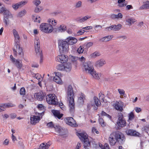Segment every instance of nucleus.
<instances>
[{
	"label": "nucleus",
	"instance_id": "obj_27",
	"mask_svg": "<svg viewBox=\"0 0 149 149\" xmlns=\"http://www.w3.org/2000/svg\"><path fill=\"white\" fill-rule=\"evenodd\" d=\"M54 73L56 74V76H54L53 78V80L54 81L58 84H62V82L61 79L59 76L56 75L57 74V72H55Z\"/></svg>",
	"mask_w": 149,
	"mask_h": 149
},
{
	"label": "nucleus",
	"instance_id": "obj_31",
	"mask_svg": "<svg viewBox=\"0 0 149 149\" xmlns=\"http://www.w3.org/2000/svg\"><path fill=\"white\" fill-rule=\"evenodd\" d=\"M113 37V35L108 36L102 38L100 40L102 42H107L109 41Z\"/></svg>",
	"mask_w": 149,
	"mask_h": 149
},
{
	"label": "nucleus",
	"instance_id": "obj_58",
	"mask_svg": "<svg viewBox=\"0 0 149 149\" xmlns=\"http://www.w3.org/2000/svg\"><path fill=\"white\" fill-rule=\"evenodd\" d=\"M99 121L101 125L102 126H104V122L103 119L100 117H99Z\"/></svg>",
	"mask_w": 149,
	"mask_h": 149
},
{
	"label": "nucleus",
	"instance_id": "obj_60",
	"mask_svg": "<svg viewBox=\"0 0 149 149\" xmlns=\"http://www.w3.org/2000/svg\"><path fill=\"white\" fill-rule=\"evenodd\" d=\"M123 17V15L121 13H119L117 15H116V19L122 18Z\"/></svg>",
	"mask_w": 149,
	"mask_h": 149
},
{
	"label": "nucleus",
	"instance_id": "obj_24",
	"mask_svg": "<svg viewBox=\"0 0 149 149\" xmlns=\"http://www.w3.org/2000/svg\"><path fill=\"white\" fill-rule=\"evenodd\" d=\"M72 68V65L70 63H68L64 64V70L66 72H70Z\"/></svg>",
	"mask_w": 149,
	"mask_h": 149
},
{
	"label": "nucleus",
	"instance_id": "obj_54",
	"mask_svg": "<svg viewBox=\"0 0 149 149\" xmlns=\"http://www.w3.org/2000/svg\"><path fill=\"white\" fill-rule=\"evenodd\" d=\"M102 116H105L109 118H111V117L109 114H107L104 111H102V113H101Z\"/></svg>",
	"mask_w": 149,
	"mask_h": 149
},
{
	"label": "nucleus",
	"instance_id": "obj_1",
	"mask_svg": "<svg viewBox=\"0 0 149 149\" xmlns=\"http://www.w3.org/2000/svg\"><path fill=\"white\" fill-rule=\"evenodd\" d=\"M83 66L87 72L91 74L95 79H98L101 76L100 73H97L94 71V68L91 62L87 61L83 62Z\"/></svg>",
	"mask_w": 149,
	"mask_h": 149
},
{
	"label": "nucleus",
	"instance_id": "obj_53",
	"mask_svg": "<svg viewBox=\"0 0 149 149\" xmlns=\"http://www.w3.org/2000/svg\"><path fill=\"white\" fill-rule=\"evenodd\" d=\"M86 31L82 29L79 30L77 33L76 35L77 36H80L82 35Z\"/></svg>",
	"mask_w": 149,
	"mask_h": 149
},
{
	"label": "nucleus",
	"instance_id": "obj_10",
	"mask_svg": "<svg viewBox=\"0 0 149 149\" xmlns=\"http://www.w3.org/2000/svg\"><path fill=\"white\" fill-rule=\"evenodd\" d=\"M13 15L8 10L6 9L3 12V22L7 25L9 22V19L12 18Z\"/></svg>",
	"mask_w": 149,
	"mask_h": 149
},
{
	"label": "nucleus",
	"instance_id": "obj_18",
	"mask_svg": "<svg viewBox=\"0 0 149 149\" xmlns=\"http://www.w3.org/2000/svg\"><path fill=\"white\" fill-rule=\"evenodd\" d=\"M66 26L63 25H61L59 26H58L54 28H53V31L56 33L62 32L65 31L66 30Z\"/></svg>",
	"mask_w": 149,
	"mask_h": 149
},
{
	"label": "nucleus",
	"instance_id": "obj_55",
	"mask_svg": "<svg viewBox=\"0 0 149 149\" xmlns=\"http://www.w3.org/2000/svg\"><path fill=\"white\" fill-rule=\"evenodd\" d=\"M102 28V26L99 25H96L94 27V29L96 31L98 32Z\"/></svg>",
	"mask_w": 149,
	"mask_h": 149
},
{
	"label": "nucleus",
	"instance_id": "obj_35",
	"mask_svg": "<svg viewBox=\"0 0 149 149\" xmlns=\"http://www.w3.org/2000/svg\"><path fill=\"white\" fill-rule=\"evenodd\" d=\"M48 22L49 23V24H50L51 25L53 26L56 25L57 23V21L54 19H48Z\"/></svg>",
	"mask_w": 149,
	"mask_h": 149
},
{
	"label": "nucleus",
	"instance_id": "obj_48",
	"mask_svg": "<svg viewBox=\"0 0 149 149\" xmlns=\"http://www.w3.org/2000/svg\"><path fill=\"white\" fill-rule=\"evenodd\" d=\"M82 6V2L81 1H79L77 2L75 4V7L76 8H79Z\"/></svg>",
	"mask_w": 149,
	"mask_h": 149
},
{
	"label": "nucleus",
	"instance_id": "obj_47",
	"mask_svg": "<svg viewBox=\"0 0 149 149\" xmlns=\"http://www.w3.org/2000/svg\"><path fill=\"white\" fill-rule=\"evenodd\" d=\"M115 31H119L122 27V25L120 24H118L117 25H114Z\"/></svg>",
	"mask_w": 149,
	"mask_h": 149
},
{
	"label": "nucleus",
	"instance_id": "obj_57",
	"mask_svg": "<svg viewBox=\"0 0 149 149\" xmlns=\"http://www.w3.org/2000/svg\"><path fill=\"white\" fill-rule=\"evenodd\" d=\"M127 4V3L126 2H124L123 3H119L118 5V6L121 8L125 7L126 6Z\"/></svg>",
	"mask_w": 149,
	"mask_h": 149
},
{
	"label": "nucleus",
	"instance_id": "obj_28",
	"mask_svg": "<svg viewBox=\"0 0 149 149\" xmlns=\"http://www.w3.org/2000/svg\"><path fill=\"white\" fill-rule=\"evenodd\" d=\"M140 10L149 9V1H147L143 2V5L140 6Z\"/></svg>",
	"mask_w": 149,
	"mask_h": 149
},
{
	"label": "nucleus",
	"instance_id": "obj_29",
	"mask_svg": "<svg viewBox=\"0 0 149 149\" xmlns=\"http://www.w3.org/2000/svg\"><path fill=\"white\" fill-rule=\"evenodd\" d=\"M13 63L19 69H21L22 66V61L18 59H16L15 62Z\"/></svg>",
	"mask_w": 149,
	"mask_h": 149
},
{
	"label": "nucleus",
	"instance_id": "obj_52",
	"mask_svg": "<svg viewBox=\"0 0 149 149\" xmlns=\"http://www.w3.org/2000/svg\"><path fill=\"white\" fill-rule=\"evenodd\" d=\"M91 17L89 16H86L83 17L81 18V22H84L85 21H86L88 19L90 18Z\"/></svg>",
	"mask_w": 149,
	"mask_h": 149
},
{
	"label": "nucleus",
	"instance_id": "obj_12",
	"mask_svg": "<svg viewBox=\"0 0 149 149\" xmlns=\"http://www.w3.org/2000/svg\"><path fill=\"white\" fill-rule=\"evenodd\" d=\"M68 60V56L64 54L58 55L56 57L55 60L61 63H66Z\"/></svg>",
	"mask_w": 149,
	"mask_h": 149
},
{
	"label": "nucleus",
	"instance_id": "obj_16",
	"mask_svg": "<svg viewBox=\"0 0 149 149\" xmlns=\"http://www.w3.org/2000/svg\"><path fill=\"white\" fill-rule=\"evenodd\" d=\"M40 120V116L32 115L30 117V123L31 124L34 125L38 123Z\"/></svg>",
	"mask_w": 149,
	"mask_h": 149
},
{
	"label": "nucleus",
	"instance_id": "obj_51",
	"mask_svg": "<svg viewBox=\"0 0 149 149\" xmlns=\"http://www.w3.org/2000/svg\"><path fill=\"white\" fill-rule=\"evenodd\" d=\"M83 97V96L82 95L78 98V102L79 104H83L84 103V101Z\"/></svg>",
	"mask_w": 149,
	"mask_h": 149
},
{
	"label": "nucleus",
	"instance_id": "obj_17",
	"mask_svg": "<svg viewBox=\"0 0 149 149\" xmlns=\"http://www.w3.org/2000/svg\"><path fill=\"white\" fill-rule=\"evenodd\" d=\"M45 95L46 94L45 93L42 91H41L37 93H36L34 95V97L38 100L41 101L43 99Z\"/></svg>",
	"mask_w": 149,
	"mask_h": 149
},
{
	"label": "nucleus",
	"instance_id": "obj_64",
	"mask_svg": "<svg viewBox=\"0 0 149 149\" xmlns=\"http://www.w3.org/2000/svg\"><path fill=\"white\" fill-rule=\"evenodd\" d=\"M134 109L138 113L140 112L141 110V109L140 108L137 107H135L134 108Z\"/></svg>",
	"mask_w": 149,
	"mask_h": 149
},
{
	"label": "nucleus",
	"instance_id": "obj_8",
	"mask_svg": "<svg viewBox=\"0 0 149 149\" xmlns=\"http://www.w3.org/2000/svg\"><path fill=\"white\" fill-rule=\"evenodd\" d=\"M118 119L117 122L118 125L121 127H123L125 126L126 125V123L123 118V114L121 113H118Z\"/></svg>",
	"mask_w": 149,
	"mask_h": 149
},
{
	"label": "nucleus",
	"instance_id": "obj_7",
	"mask_svg": "<svg viewBox=\"0 0 149 149\" xmlns=\"http://www.w3.org/2000/svg\"><path fill=\"white\" fill-rule=\"evenodd\" d=\"M35 48L36 52L37 55L39 56L41 60L42 58V51L40 49V42L38 38L35 39L34 41Z\"/></svg>",
	"mask_w": 149,
	"mask_h": 149
},
{
	"label": "nucleus",
	"instance_id": "obj_61",
	"mask_svg": "<svg viewBox=\"0 0 149 149\" xmlns=\"http://www.w3.org/2000/svg\"><path fill=\"white\" fill-rule=\"evenodd\" d=\"M93 45V43L92 42H89L86 45V47L87 48H88L92 46Z\"/></svg>",
	"mask_w": 149,
	"mask_h": 149
},
{
	"label": "nucleus",
	"instance_id": "obj_40",
	"mask_svg": "<svg viewBox=\"0 0 149 149\" xmlns=\"http://www.w3.org/2000/svg\"><path fill=\"white\" fill-rule=\"evenodd\" d=\"M100 55V52L98 51H96L90 55L92 58H95Z\"/></svg>",
	"mask_w": 149,
	"mask_h": 149
},
{
	"label": "nucleus",
	"instance_id": "obj_15",
	"mask_svg": "<svg viewBox=\"0 0 149 149\" xmlns=\"http://www.w3.org/2000/svg\"><path fill=\"white\" fill-rule=\"evenodd\" d=\"M123 103L121 101L116 102L113 105L115 109L120 111H122L123 110Z\"/></svg>",
	"mask_w": 149,
	"mask_h": 149
},
{
	"label": "nucleus",
	"instance_id": "obj_3",
	"mask_svg": "<svg viewBox=\"0 0 149 149\" xmlns=\"http://www.w3.org/2000/svg\"><path fill=\"white\" fill-rule=\"evenodd\" d=\"M78 136L81 140L84 142V146L85 149H89L88 147L90 146V142L88 138V136L85 133H79Z\"/></svg>",
	"mask_w": 149,
	"mask_h": 149
},
{
	"label": "nucleus",
	"instance_id": "obj_9",
	"mask_svg": "<svg viewBox=\"0 0 149 149\" xmlns=\"http://www.w3.org/2000/svg\"><path fill=\"white\" fill-rule=\"evenodd\" d=\"M113 133L117 141L119 143L122 144L125 141V138L124 134L118 131Z\"/></svg>",
	"mask_w": 149,
	"mask_h": 149
},
{
	"label": "nucleus",
	"instance_id": "obj_32",
	"mask_svg": "<svg viewBox=\"0 0 149 149\" xmlns=\"http://www.w3.org/2000/svg\"><path fill=\"white\" fill-rule=\"evenodd\" d=\"M136 21V20L132 17L128 18L126 19V22L128 23V24L129 25H131Z\"/></svg>",
	"mask_w": 149,
	"mask_h": 149
},
{
	"label": "nucleus",
	"instance_id": "obj_59",
	"mask_svg": "<svg viewBox=\"0 0 149 149\" xmlns=\"http://www.w3.org/2000/svg\"><path fill=\"white\" fill-rule=\"evenodd\" d=\"M35 77L39 81H40V78H41V76L40 74H36V75H35Z\"/></svg>",
	"mask_w": 149,
	"mask_h": 149
},
{
	"label": "nucleus",
	"instance_id": "obj_43",
	"mask_svg": "<svg viewBox=\"0 0 149 149\" xmlns=\"http://www.w3.org/2000/svg\"><path fill=\"white\" fill-rule=\"evenodd\" d=\"M47 126L49 127H50L51 128H54L55 129L57 127V125H55L53 124V123L52 122H50L49 123H47Z\"/></svg>",
	"mask_w": 149,
	"mask_h": 149
},
{
	"label": "nucleus",
	"instance_id": "obj_11",
	"mask_svg": "<svg viewBox=\"0 0 149 149\" xmlns=\"http://www.w3.org/2000/svg\"><path fill=\"white\" fill-rule=\"evenodd\" d=\"M32 3L33 5L36 6L35 8L34 11L36 13H38L40 12L43 9V8L42 6H39L41 3V1L40 0H33Z\"/></svg>",
	"mask_w": 149,
	"mask_h": 149
},
{
	"label": "nucleus",
	"instance_id": "obj_22",
	"mask_svg": "<svg viewBox=\"0 0 149 149\" xmlns=\"http://www.w3.org/2000/svg\"><path fill=\"white\" fill-rule=\"evenodd\" d=\"M106 63V61L103 59H100L96 61L95 63V65L98 68H100L102 67Z\"/></svg>",
	"mask_w": 149,
	"mask_h": 149
},
{
	"label": "nucleus",
	"instance_id": "obj_39",
	"mask_svg": "<svg viewBox=\"0 0 149 149\" xmlns=\"http://www.w3.org/2000/svg\"><path fill=\"white\" fill-rule=\"evenodd\" d=\"M3 106L4 108V111L6 108H9L12 107H14L15 106L14 104H12L11 103H8L6 104H3Z\"/></svg>",
	"mask_w": 149,
	"mask_h": 149
},
{
	"label": "nucleus",
	"instance_id": "obj_46",
	"mask_svg": "<svg viewBox=\"0 0 149 149\" xmlns=\"http://www.w3.org/2000/svg\"><path fill=\"white\" fill-rule=\"evenodd\" d=\"M12 7L15 10H16L20 7V6L18 3H16L13 4L12 5Z\"/></svg>",
	"mask_w": 149,
	"mask_h": 149
},
{
	"label": "nucleus",
	"instance_id": "obj_4",
	"mask_svg": "<svg viewBox=\"0 0 149 149\" xmlns=\"http://www.w3.org/2000/svg\"><path fill=\"white\" fill-rule=\"evenodd\" d=\"M40 28L41 31L47 33H50L53 30V27L52 26L48 23H42L41 24Z\"/></svg>",
	"mask_w": 149,
	"mask_h": 149
},
{
	"label": "nucleus",
	"instance_id": "obj_14",
	"mask_svg": "<svg viewBox=\"0 0 149 149\" xmlns=\"http://www.w3.org/2000/svg\"><path fill=\"white\" fill-rule=\"evenodd\" d=\"M13 33L14 37L15 46L17 47L18 44H19L20 41V38L17 31L15 29L13 30Z\"/></svg>",
	"mask_w": 149,
	"mask_h": 149
},
{
	"label": "nucleus",
	"instance_id": "obj_38",
	"mask_svg": "<svg viewBox=\"0 0 149 149\" xmlns=\"http://www.w3.org/2000/svg\"><path fill=\"white\" fill-rule=\"evenodd\" d=\"M32 17L33 20L34 22H37L39 23L40 22L41 19L40 16H35L33 15Z\"/></svg>",
	"mask_w": 149,
	"mask_h": 149
},
{
	"label": "nucleus",
	"instance_id": "obj_45",
	"mask_svg": "<svg viewBox=\"0 0 149 149\" xmlns=\"http://www.w3.org/2000/svg\"><path fill=\"white\" fill-rule=\"evenodd\" d=\"M70 59L72 62H75L78 60V57L73 56L70 55L69 56Z\"/></svg>",
	"mask_w": 149,
	"mask_h": 149
},
{
	"label": "nucleus",
	"instance_id": "obj_41",
	"mask_svg": "<svg viewBox=\"0 0 149 149\" xmlns=\"http://www.w3.org/2000/svg\"><path fill=\"white\" fill-rule=\"evenodd\" d=\"M129 120L132 121L134 118V115L133 112H131L128 115Z\"/></svg>",
	"mask_w": 149,
	"mask_h": 149
},
{
	"label": "nucleus",
	"instance_id": "obj_49",
	"mask_svg": "<svg viewBox=\"0 0 149 149\" xmlns=\"http://www.w3.org/2000/svg\"><path fill=\"white\" fill-rule=\"evenodd\" d=\"M57 69L59 70H64V65L60 64L57 66Z\"/></svg>",
	"mask_w": 149,
	"mask_h": 149
},
{
	"label": "nucleus",
	"instance_id": "obj_13",
	"mask_svg": "<svg viewBox=\"0 0 149 149\" xmlns=\"http://www.w3.org/2000/svg\"><path fill=\"white\" fill-rule=\"evenodd\" d=\"M64 120L68 125L73 127H76L77 124L74 119L71 117H67L64 119Z\"/></svg>",
	"mask_w": 149,
	"mask_h": 149
},
{
	"label": "nucleus",
	"instance_id": "obj_62",
	"mask_svg": "<svg viewBox=\"0 0 149 149\" xmlns=\"http://www.w3.org/2000/svg\"><path fill=\"white\" fill-rule=\"evenodd\" d=\"M18 144L19 145V146L21 148H23L24 147V144L23 143L22 141H19L18 143Z\"/></svg>",
	"mask_w": 149,
	"mask_h": 149
},
{
	"label": "nucleus",
	"instance_id": "obj_56",
	"mask_svg": "<svg viewBox=\"0 0 149 149\" xmlns=\"http://www.w3.org/2000/svg\"><path fill=\"white\" fill-rule=\"evenodd\" d=\"M84 51L83 47L81 46H80L77 49V52L79 54L82 53Z\"/></svg>",
	"mask_w": 149,
	"mask_h": 149
},
{
	"label": "nucleus",
	"instance_id": "obj_37",
	"mask_svg": "<svg viewBox=\"0 0 149 149\" xmlns=\"http://www.w3.org/2000/svg\"><path fill=\"white\" fill-rule=\"evenodd\" d=\"M93 100L96 106L99 107L100 106L101 104V102L97 97H94L93 98Z\"/></svg>",
	"mask_w": 149,
	"mask_h": 149
},
{
	"label": "nucleus",
	"instance_id": "obj_6",
	"mask_svg": "<svg viewBox=\"0 0 149 149\" xmlns=\"http://www.w3.org/2000/svg\"><path fill=\"white\" fill-rule=\"evenodd\" d=\"M58 47L61 52H62L63 53L67 52L68 49V45L67 41L62 40H59Z\"/></svg>",
	"mask_w": 149,
	"mask_h": 149
},
{
	"label": "nucleus",
	"instance_id": "obj_33",
	"mask_svg": "<svg viewBox=\"0 0 149 149\" xmlns=\"http://www.w3.org/2000/svg\"><path fill=\"white\" fill-rule=\"evenodd\" d=\"M26 11L25 9L19 12L17 14V17H22L24 16L26 13Z\"/></svg>",
	"mask_w": 149,
	"mask_h": 149
},
{
	"label": "nucleus",
	"instance_id": "obj_21",
	"mask_svg": "<svg viewBox=\"0 0 149 149\" xmlns=\"http://www.w3.org/2000/svg\"><path fill=\"white\" fill-rule=\"evenodd\" d=\"M66 41H67L68 45H72L77 42V40L75 38L69 37L66 39Z\"/></svg>",
	"mask_w": 149,
	"mask_h": 149
},
{
	"label": "nucleus",
	"instance_id": "obj_2",
	"mask_svg": "<svg viewBox=\"0 0 149 149\" xmlns=\"http://www.w3.org/2000/svg\"><path fill=\"white\" fill-rule=\"evenodd\" d=\"M68 95V100L69 102L70 111L72 113L74 109V102L73 98L74 94L72 86L71 85L68 86L67 92Z\"/></svg>",
	"mask_w": 149,
	"mask_h": 149
},
{
	"label": "nucleus",
	"instance_id": "obj_44",
	"mask_svg": "<svg viewBox=\"0 0 149 149\" xmlns=\"http://www.w3.org/2000/svg\"><path fill=\"white\" fill-rule=\"evenodd\" d=\"M6 9L5 6L1 3H0V13H3Z\"/></svg>",
	"mask_w": 149,
	"mask_h": 149
},
{
	"label": "nucleus",
	"instance_id": "obj_42",
	"mask_svg": "<svg viewBox=\"0 0 149 149\" xmlns=\"http://www.w3.org/2000/svg\"><path fill=\"white\" fill-rule=\"evenodd\" d=\"M28 2V1L27 0H25L24 1H22L20 2H18L20 7H22L24 5L26 4Z\"/></svg>",
	"mask_w": 149,
	"mask_h": 149
},
{
	"label": "nucleus",
	"instance_id": "obj_34",
	"mask_svg": "<svg viewBox=\"0 0 149 149\" xmlns=\"http://www.w3.org/2000/svg\"><path fill=\"white\" fill-rule=\"evenodd\" d=\"M18 47V49L17 50L18 52V53L20 56L21 57H23L24 55V53L22 52V48L20 47V45L19 44H18L17 47H16L17 48Z\"/></svg>",
	"mask_w": 149,
	"mask_h": 149
},
{
	"label": "nucleus",
	"instance_id": "obj_19",
	"mask_svg": "<svg viewBox=\"0 0 149 149\" xmlns=\"http://www.w3.org/2000/svg\"><path fill=\"white\" fill-rule=\"evenodd\" d=\"M109 141L110 144L111 145H114L117 141L113 132L110 134L109 138Z\"/></svg>",
	"mask_w": 149,
	"mask_h": 149
},
{
	"label": "nucleus",
	"instance_id": "obj_26",
	"mask_svg": "<svg viewBox=\"0 0 149 149\" xmlns=\"http://www.w3.org/2000/svg\"><path fill=\"white\" fill-rule=\"evenodd\" d=\"M51 144V143L49 142L46 143L45 144L42 143L40 145L39 148L40 149H48Z\"/></svg>",
	"mask_w": 149,
	"mask_h": 149
},
{
	"label": "nucleus",
	"instance_id": "obj_25",
	"mask_svg": "<svg viewBox=\"0 0 149 149\" xmlns=\"http://www.w3.org/2000/svg\"><path fill=\"white\" fill-rule=\"evenodd\" d=\"M52 113L55 117L59 119H60L63 115V114H61L60 112L58 110H53L52 111Z\"/></svg>",
	"mask_w": 149,
	"mask_h": 149
},
{
	"label": "nucleus",
	"instance_id": "obj_23",
	"mask_svg": "<svg viewBox=\"0 0 149 149\" xmlns=\"http://www.w3.org/2000/svg\"><path fill=\"white\" fill-rule=\"evenodd\" d=\"M56 127L55 130L60 135H63L65 134V130L61 127L57 125Z\"/></svg>",
	"mask_w": 149,
	"mask_h": 149
},
{
	"label": "nucleus",
	"instance_id": "obj_20",
	"mask_svg": "<svg viewBox=\"0 0 149 149\" xmlns=\"http://www.w3.org/2000/svg\"><path fill=\"white\" fill-rule=\"evenodd\" d=\"M127 134L134 136H138L139 133L136 131L133 130H128L126 131Z\"/></svg>",
	"mask_w": 149,
	"mask_h": 149
},
{
	"label": "nucleus",
	"instance_id": "obj_63",
	"mask_svg": "<svg viewBox=\"0 0 149 149\" xmlns=\"http://www.w3.org/2000/svg\"><path fill=\"white\" fill-rule=\"evenodd\" d=\"M105 30L107 31H112L111 26L106 28L105 29Z\"/></svg>",
	"mask_w": 149,
	"mask_h": 149
},
{
	"label": "nucleus",
	"instance_id": "obj_5",
	"mask_svg": "<svg viewBox=\"0 0 149 149\" xmlns=\"http://www.w3.org/2000/svg\"><path fill=\"white\" fill-rule=\"evenodd\" d=\"M46 100L48 104H50L57 105L58 104L56 97L54 94H51L46 96Z\"/></svg>",
	"mask_w": 149,
	"mask_h": 149
},
{
	"label": "nucleus",
	"instance_id": "obj_30",
	"mask_svg": "<svg viewBox=\"0 0 149 149\" xmlns=\"http://www.w3.org/2000/svg\"><path fill=\"white\" fill-rule=\"evenodd\" d=\"M38 108L40 110H43L41 113H36V115L37 116H42L44 114V107L42 104H39L38 105Z\"/></svg>",
	"mask_w": 149,
	"mask_h": 149
},
{
	"label": "nucleus",
	"instance_id": "obj_36",
	"mask_svg": "<svg viewBox=\"0 0 149 149\" xmlns=\"http://www.w3.org/2000/svg\"><path fill=\"white\" fill-rule=\"evenodd\" d=\"M118 91L119 94L120 95V98H123V96H124V97H126V96L125 95V91L123 89H118Z\"/></svg>",
	"mask_w": 149,
	"mask_h": 149
},
{
	"label": "nucleus",
	"instance_id": "obj_50",
	"mask_svg": "<svg viewBox=\"0 0 149 149\" xmlns=\"http://www.w3.org/2000/svg\"><path fill=\"white\" fill-rule=\"evenodd\" d=\"M25 90L24 87L22 88L20 90V94L21 95L24 96L25 94Z\"/></svg>",
	"mask_w": 149,
	"mask_h": 149
}]
</instances>
